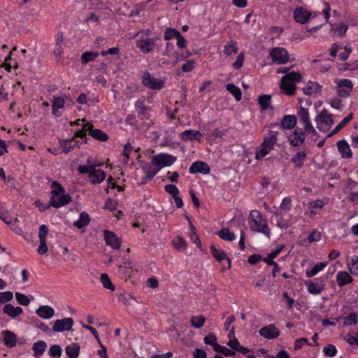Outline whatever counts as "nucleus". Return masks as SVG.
Here are the masks:
<instances>
[{"instance_id":"f257e3e1","label":"nucleus","mask_w":358,"mask_h":358,"mask_svg":"<svg viewBox=\"0 0 358 358\" xmlns=\"http://www.w3.org/2000/svg\"><path fill=\"white\" fill-rule=\"evenodd\" d=\"M52 190L49 206L56 208L67 205L71 201L69 194H65L64 188L57 181H53L51 185Z\"/></svg>"},{"instance_id":"f03ea898","label":"nucleus","mask_w":358,"mask_h":358,"mask_svg":"<svg viewBox=\"0 0 358 358\" xmlns=\"http://www.w3.org/2000/svg\"><path fill=\"white\" fill-rule=\"evenodd\" d=\"M249 218L250 228L252 231L263 234L267 238H270L271 229L268 227L266 220L262 217L259 210H252Z\"/></svg>"},{"instance_id":"7ed1b4c3","label":"nucleus","mask_w":358,"mask_h":358,"mask_svg":"<svg viewBox=\"0 0 358 358\" xmlns=\"http://www.w3.org/2000/svg\"><path fill=\"white\" fill-rule=\"evenodd\" d=\"M301 80V76L298 72H290L283 76L280 80V87L283 92L289 96H292L296 90V83Z\"/></svg>"},{"instance_id":"20e7f679","label":"nucleus","mask_w":358,"mask_h":358,"mask_svg":"<svg viewBox=\"0 0 358 358\" xmlns=\"http://www.w3.org/2000/svg\"><path fill=\"white\" fill-rule=\"evenodd\" d=\"M317 128L322 132L328 131L334 123L332 115L327 110H322L315 119Z\"/></svg>"},{"instance_id":"39448f33","label":"nucleus","mask_w":358,"mask_h":358,"mask_svg":"<svg viewBox=\"0 0 358 358\" xmlns=\"http://www.w3.org/2000/svg\"><path fill=\"white\" fill-rule=\"evenodd\" d=\"M297 115L303 125L305 132L315 136L317 131L310 122L308 109L300 106L297 110Z\"/></svg>"},{"instance_id":"423d86ee","label":"nucleus","mask_w":358,"mask_h":358,"mask_svg":"<svg viewBox=\"0 0 358 358\" xmlns=\"http://www.w3.org/2000/svg\"><path fill=\"white\" fill-rule=\"evenodd\" d=\"M142 83L152 90H160L164 87V81L152 77L148 71H145L142 76Z\"/></svg>"},{"instance_id":"0eeeda50","label":"nucleus","mask_w":358,"mask_h":358,"mask_svg":"<svg viewBox=\"0 0 358 358\" xmlns=\"http://www.w3.org/2000/svg\"><path fill=\"white\" fill-rule=\"evenodd\" d=\"M270 57L273 62L278 64H284L289 62L288 52L284 48H275L270 51Z\"/></svg>"},{"instance_id":"6e6552de","label":"nucleus","mask_w":358,"mask_h":358,"mask_svg":"<svg viewBox=\"0 0 358 358\" xmlns=\"http://www.w3.org/2000/svg\"><path fill=\"white\" fill-rule=\"evenodd\" d=\"M176 157L170 154L160 153L152 157V164L159 166L160 169L163 166H171L176 161Z\"/></svg>"},{"instance_id":"1a4fd4ad","label":"nucleus","mask_w":358,"mask_h":358,"mask_svg":"<svg viewBox=\"0 0 358 358\" xmlns=\"http://www.w3.org/2000/svg\"><path fill=\"white\" fill-rule=\"evenodd\" d=\"M337 94L342 98H347L350 96L353 88V84L350 79H342L336 81Z\"/></svg>"},{"instance_id":"9d476101","label":"nucleus","mask_w":358,"mask_h":358,"mask_svg":"<svg viewBox=\"0 0 358 358\" xmlns=\"http://www.w3.org/2000/svg\"><path fill=\"white\" fill-rule=\"evenodd\" d=\"M306 134L307 133L305 132V130L303 131L300 128L295 129L293 133L288 137V142L290 145L293 147L301 145L305 141Z\"/></svg>"},{"instance_id":"9b49d317","label":"nucleus","mask_w":358,"mask_h":358,"mask_svg":"<svg viewBox=\"0 0 358 358\" xmlns=\"http://www.w3.org/2000/svg\"><path fill=\"white\" fill-rule=\"evenodd\" d=\"M305 285L307 287L308 292L314 295L320 294L325 288L323 280L319 278L313 280H306Z\"/></svg>"},{"instance_id":"f8f14e48","label":"nucleus","mask_w":358,"mask_h":358,"mask_svg":"<svg viewBox=\"0 0 358 358\" xmlns=\"http://www.w3.org/2000/svg\"><path fill=\"white\" fill-rule=\"evenodd\" d=\"M73 325V320L71 317H66L57 320L54 322L52 329L55 332H62L70 330Z\"/></svg>"},{"instance_id":"ddd939ff","label":"nucleus","mask_w":358,"mask_h":358,"mask_svg":"<svg viewBox=\"0 0 358 358\" xmlns=\"http://www.w3.org/2000/svg\"><path fill=\"white\" fill-rule=\"evenodd\" d=\"M317 14L312 15L307 9L303 7L296 8L294 12V20L301 24H305L309 18L315 17Z\"/></svg>"},{"instance_id":"4468645a","label":"nucleus","mask_w":358,"mask_h":358,"mask_svg":"<svg viewBox=\"0 0 358 358\" xmlns=\"http://www.w3.org/2000/svg\"><path fill=\"white\" fill-rule=\"evenodd\" d=\"M259 334L266 339H273L279 336L280 331L273 324H271L261 328Z\"/></svg>"},{"instance_id":"2eb2a0df","label":"nucleus","mask_w":358,"mask_h":358,"mask_svg":"<svg viewBox=\"0 0 358 358\" xmlns=\"http://www.w3.org/2000/svg\"><path fill=\"white\" fill-rule=\"evenodd\" d=\"M106 243L113 249L118 250L120 247L121 241L115 233L105 230L103 231Z\"/></svg>"},{"instance_id":"dca6fc26","label":"nucleus","mask_w":358,"mask_h":358,"mask_svg":"<svg viewBox=\"0 0 358 358\" xmlns=\"http://www.w3.org/2000/svg\"><path fill=\"white\" fill-rule=\"evenodd\" d=\"M80 142L75 140L74 138L71 139H60L59 140V145L62 148V152L68 154L76 147H79Z\"/></svg>"},{"instance_id":"f3484780","label":"nucleus","mask_w":358,"mask_h":358,"mask_svg":"<svg viewBox=\"0 0 358 358\" xmlns=\"http://www.w3.org/2000/svg\"><path fill=\"white\" fill-rule=\"evenodd\" d=\"M190 173H200L202 174H208L210 171V166L204 162L196 161L192 164L189 169Z\"/></svg>"},{"instance_id":"a211bd4d","label":"nucleus","mask_w":358,"mask_h":358,"mask_svg":"<svg viewBox=\"0 0 358 358\" xmlns=\"http://www.w3.org/2000/svg\"><path fill=\"white\" fill-rule=\"evenodd\" d=\"M155 46L153 38L140 39L136 41V47L143 53L150 52Z\"/></svg>"},{"instance_id":"6ab92c4d","label":"nucleus","mask_w":358,"mask_h":358,"mask_svg":"<svg viewBox=\"0 0 358 358\" xmlns=\"http://www.w3.org/2000/svg\"><path fill=\"white\" fill-rule=\"evenodd\" d=\"M2 335L3 343L6 347L12 348L16 345L17 336L13 331L4 330L2 331Z\"/></svg>"},{"instance_id":"aec40b11","label":"nucleus","mask_w":358,"mask_h":358,"mask_svg":"<svg viewBox=\"0 0 358 358\" xmlns=\"http://www.w3.org/2000/svg\"><path fill=\"white\" fill-rule=\"evenodd\" d=\"M337 148L342 157L350 159L352 156L349 144L345 140H341L337 142Z\"/></svg>"},{"instance_id":"412c9836","label":"nucleus","mask_w":358,"mask_h":358,"mask_svg":"<svg viewBox=\"0 0 358 358\" xmlns=\"http://www.w3.org/2000/svg\"><path fill=\"white\" fill-rule=\"evenodd\" d=\"M202 134L198 130L187 129L180 134V138L182 141L196 140L201 141Z\"/></svg>"},{"instance_id":"4be33fe9","label":"nucleus","mask_w":358,"mask_h":358,"mask_svg":"<svg viewBox=\"0 0 358 358\" xmlns=\"http://www.w3.org/2000/svg\"><path fill=\"white\" fill-rule=\"evenodd\" d=\"M297 119L294 115H287L281 120L280 126L285 129H292L296 125Z\"/></svg>"},{"instance_id":"5701e85b","label":"nucleus","mask_w":358,"mask_h":358,"mask_svg":"<svg viewBox=\"0 0 358 358\" xmlns=\"http://www.w3.org/2000/svg\"><path fill=\"white\" fill-rule=\"evenodd\" d=\"M210 252L212 256L216 259L218 262H221L224 259L227 260V269L231 268V259L227 257L226 253L223 250H217L215 245L210 246Z\"/></svg>"},{"instance_id":"b1692460","label":"nucleus","mask_w":358,"mask_h":358,"mask_svg":"<svg viewBox=\"0 0 358 358\" xmlns=\"http://www.w3.org/2000/svg\"><path fill=\"white\" fill-rule=\"evenodd\" d=\"M36 314L41 318L48 320L55 315L54 309L49 306H41L36 310Z\"/></svg>"},{"instance_id":"393cba45","label":"nucleus","mask_w":358,"mask_h":358,"mask_svg":"<svg viewBox=\"0 0 358 358\" xmlns=\"http://www.w3.org/2000/svg\"><path fill=\"white\" fill-rule=\"evenodd\" d=\"M3 313L10 316L12 318H15L23 313V310L21 307H14L10 303L6 304L3 308Z\"/></svg>"},{"instance_id":"a878e982","label":"nucleus","mask_w":358,"mask_h":358,"mask_svg":"<svg viewBox=\"0 0 358 358\" xmlns=\"http://www.w3.org/2000/svg\"><path fill=\"white\" fill-rule=\"evenodd\" d=\"M87 125L89 126V134L92 136V137L100 141H106L108 139V135L104 131L98 129H94L92 124L90 125L87 124Z\"/></svg>"},{"instance_id":"bb28decb","label":"nucleus","mask_w":358,"mask_h":358,"mask_svg":"<svg viewBox=\"0 0 358 358\" xmlns=\"http://www.w3.org/2000/svg\"><path fill=\"white\" fill-rule=\"evenodd\" d=\"M353 278L346 271H340L336 275V282L340 287H343L345 285L352 282Z\"/></svg>"},{"instance_id":"cd10ccee","label":"nucleus","mask_w":358,"mask_h":358,"mask_svg":"<svg viewBox=\"0 0 358 358\" xmlns=\"http://www.w3.org/2000/svg\"><path fill=\"white\" fill-rule=\"evenodd\" d=\"M89 178L93 184H99L103 181L106 178V173L101 169H94L92 170Z\"/></svg>"},{"instance_id":"c85d7f7f","label":"nucleus","mask_w":358,"mask_h":358,"mask_svg":"<svg viewBox=\"0 0 358 358\" xmlns=\"http://www.w3.org/2000/svg\"><path fill=\"white\" fill-rule=\"evenodd\" d=\"M322 86L316 82L309 81L306 86L303 89V91L306 95H312L313 94H317L321 92Z\"/></svg>"},{"instance_id":"c756f323","label":"nucleus","mask_w":358,"mask_h":358,"mask_svg":"<svg viewBox=\"0 0 358 358\" xmlns=\"http://www.w3.org/2000/svg\"><path fill=\"white\" fill-rule=\"evenodd\" d=\"M273 215L278 218L277 226L280 228L287 229L290 225V220L292 215H289L287 219L282 217V213L280 211L273 212Z\"/></svg>"},{"instance_id":"7c9ffc66","label":"nucleus","mask_w":358,"mask_h":358,"mask_svg":"<svg viewBox=\"0 0 358 358\" xmlns=\"http://www.w3.org/2000/svg\"><path fill=\"white\" fill-rule=\"evenodd\" d=\"M277 131H270L268 136L264 138L262 146H266L271 150L277 141Z\"/></svg>"},{"instance_id":"2f4dec72","label":"nucleus","mask_w":358,"mask_h":358,"mask_svg":"<svg viewBox=\"0 0 358 358\" xmlns=\"http://www.w3.org/2000/svg\"><path fill=\"white\" fill-rule=\"evenodd\" d=\"M80 347L77 343H72L65 348V352L69 358H77L79 355Z\"/></svg>"},{"instance_id":"473e14b6","label":"nucleus","mask_w":358,"mask_h":358,"mask_svg":"<svg viewBox=\"0 0 358 358\" xmlns=\"http://www.w3.org/2000/svg\"><path fill=\"white\" fill-rule=\"evenodd\" d=\"M47 348V344L43 341H38L34 343L32 350L34 351V356L38 357L42 355Z\"/></svg>"},{"instance_id":"72a5a7b5","label":"nucleus","mask_w":358,"mask_h":358,"mask_svg":"<svg viewBox=\"0 0 358 358\" xmlns=\"http://www.w3.org/2000/svg\"><path fill=\"white\" fill-rule=\"evenodd\" d=\"M152 166L154 165L151 163L145 164L142 166V169L145 174V180H152L159 170V169H154Z\"/></svg>"},{"instance_id":"f704fd0d","label":"nucleus","mask_w":358,"mask_h":358,"mask_svg":"<svg viewBox=\"0 0 358 358\" xmlns=\"http://www.w3.org/2000/svg\"><path fill=\"white\" fill-rule=\"evenodd\" d=\"M353 117V114L350 113L346 116L327 136V138L331 137L336 134L341 129H342Z\"/></svg>"},{"instance_id":"c9c22d12","label":"nucleus","mask_w":358,"mask_h":358,"mask_svg":"<svg viewBox=\"0 0 358 358\" xmlns=\"http://www.w3.org/2000/svg\"><path fill=\"white\" fill-rule=\"evenodd\" d=\"M89 223H90L89 215L85 212H82L80 214L79 219L73 222V226H75L78 229H82L83 227L87 226Z\"/></svg>"},{"instance_id":"e433bc0d","label":"nucleus","mask_w":358,"mask_h":358,"mask_svg":"<svg viewBox=\"0 0 358 358\" xmlns=\"http://www.w3.org/2000/svg\"><path fill=\"white\" fill-rule=\"evenodd\" d=\"M327 264V262H319L316 264L310 270L306 271V275L309 278L315 276L319 271L324 268Z\"/></svg>"},{"instance_id":"4c0bfd02","label":"nucleus","mask_w":358,"mask_h":358,"mask_svg":"<svg viewBox=\"0 0 358 358\" xmlns=\"http://www.w3.org/2000/svg\"><path fill=\"white\" fill-rule=\"evenodd\" d=\"M64 99L62 97H53L52 101V114L55 116H58L56 112L58 109L63 108L64 107Z\"/></svg>"},{"instance_id":"58836bf2","label":"nucleus","mask_w":358,"mask_h":358,"mask_svg":"<svg viewBox=\"0 0 358 358\" xmlns=\"http://www.w3.org/2000/svg\"><path fill=\"white\" fill-rule=\"evenodd\" d=\"M216 234L222 239L232 241L235 240L236 236L234 233L229 231L227 228H222L221 230L217 231Z\"/></svg>"},{"instance_id":"ea45409f","label":"nucleus","mask_w":358,"mask_h":358,"mask_svg":"<svg viewBox=\"0 0 358 358\" xmlns=\"http://www.w3.org/2000/svg\"><path fill=\"white\" fill-rule=\"evenodd\" d=\"M226 89L229 91L235 98L236 101H241L242 99V92L240 88L236 87L232 83L227 84Z\"/></svg>"},{"instance_id":"a19ab883","label":"nucleus","mask_w":358,"mask_h":358,"mask_svg":"<svg viewBox=\"0 0 358 358\" xmlns=\"http://www.w3.org/2000/svg\"><path fill=\"white\" fill-rule=\"evenodd\" d=\"M99 56L98 52L87 51L83 53L81 56V62L83 64H87L90 62L95 60Z\"/></svg>"},{"instance_id":"79ce46f5","label":"nucleus","mask_w":358,"mask_h":358,"mask_svg":"<svg viewBox=\"0 0 358 358\" xmlns=\"http://www.w3.org/2000/svg\"><path fill=\"white\" fill-rule=\"evenodd\" d=\"M206 322V318L202 315L192 316L190 319L191 325L196 329L201 328Z\"/></svg>"},{"instance_id":"37998d69","label":"nucleus","mask_w":358,"mask_h":358,"mask_svg":"<svg viewBox=\"0 0 358 358\" xmlns=\"http://www.w3.org/2000/svg\"><path fill=\"white\" fill-rule=\"evenodd\" d=\"M348 266L352 275H358V256H352Z\"/></svg>"},{"instance_id":"c03bdc74","label":"nucleus","mask_w":358,"mask_h":358,"mask_svg":"<svg viewBox=\"0 0 358 358\" xmlns=\"http://www.w3.org/2000/svg\"><path fill=\"white\" fill-rule=\"evenodd\" d=\"M100 280L103 285V287L106 289H110L111 291L115 290V286L112 283L109 276L106 273H102L100 277Z\"/></svg>"},{"instance_id":"a18cd8bd","label":"nucleus","mask_w":358,"mask_h":358,"mask_svg":"<svg viewBox=\"0 0 358 358\" xmlns=\"http://www.w3.org/2000/svg\"><path fill=\"white\" fill-rule=\"evenodd\" d=\"M343 325L352 326L357 323V315L355 313H350L349 315L342 317Z\"/></svg>"},{"instance_id":"49530a36","label":"nucleus","mask_w":358,"mask_h":358,"mask_svg":"<svg viewBox=\"0 0 358 358\" xmlns=\"http://www.w3.org/2000/svg\"><path fill=\"white\" fill-rule=\"evenodd\" d=\"M271 99V95L268 94H264L259 97L258 103L260 105L262 110H266L269 107Z\"/></svg>"},{"instance_id":"de8ad7c7","label":"nucleus","mask_w":358,"mask_h":358,"mask_svg":"<svg viewBox=\"0 0 358 358\" xmlns=\"http://www.w3.org/2000/svg\"><path fill=\"white\" fill-rule=\"evenodd\" d=\"M238 51L236 47V42L230 41L229 43L224 45V52L227 55H231L232 54H236Z\"/></svg>"},{"instance_id":"09e8293b","label":"nucleus","mask_w":358,"mask_h":358,"mask_svg":"<svg viewBox=\"0 0 358 358\" xmlns=\"http://www.w3.org/2000/svg\"><path fill=\"white\" fill-rule=\"evenodd\" d=\"M180 36V32L173 28H166L164 31V38L166 41L171 40L173 38H177Z\"/></svg>"},{"instance_id":"8fccbe9b","label":"nucleus","mask_w":358,"mask_h":358,"mask_svg":"<svg viewBox=\"0 0 358 358\" xmlns=\"http://www.w3.org/2000/svg\"><path fill=\"white\" fill-rule=\"evenodd\" d=\"M306 157V153L305 152H298L292 159V162L296 163L297 167H301Z\"/></svg>"},{"instance_id":"3c124183","label":"nucleus","mask_w":358,"mask_h":358,"mask_svg":"<svg viewBox=\"0 0 358 358\" xmlns=\"http://www.w3.org/2000/svg\"><path fill=\"white\" fill-rule=\"evenodd\" d=\"M62 349L58 345H53L50 348L49 355L52 358H59L62 355Z\"/></svg>"},{"instance_id":"603ef678","label":"nucleus","mask_w":358,"mask_h":358,"mask_svg":"<svg viewBox=\"0 0 358 358\" xmlns=\"http://www.w3.org/2000/svg\"><path fill=\"white\" fill-rule=\"evenodd\" d=\"M15 299L17 303L22 306H28L30 303V300L27 296L20 292H15Z\"/></svg>"},{"instance_id":"864d4df0","label":"nucleus","mask_w":358,"mask_h":358,"mask_svg":"<svg viewBox=\"0 0 358 358\" xmlns=\"http://www.w3.org/2000/svg\"><path fill=\"white\" fill-rule=\"evenodd\" d=\"M323 352L326 356L332 357L336 355L337 350L335 345L332 344H328L324 347Z\"/></svg>"},{"instance_id":"5fc2aeb1","label":"nucleus","mask_w":358,"mask_h":358,"mask_svg":"<svg viewBox=\"0 0 358 358\" xmlns=\"http://www.w3.org/2000/svg\"><path fill=\"white\" fill-rule=\"evenodd\" d=\"M291 208H292L291 199L289 197L284 198L280 203V210L289 211Z\"/></svg>"},{"instance_id":"6e6d98bb","label":"nucleus","mask_w":358,"mask_h":358,"mask_svg":"<svg viewBox=\"0 0 358 358\" xmlns=\"http://www.w3.org/2000/svg\"><path fill=\"white\" fill-rule=\"evenodd\" d=\"M13 298V292L10 291H6L4 292H0V303H6L11 301Z\"/></svg>"},{"instance_id":"4d7b16f0","label":"nucleus","mask_w":358,"mask_h":358,"mask_svg":"<svg viewBox=\"0 0 358 358\" xmlns=\"http://www.w3.org/2000/svg\"><path fill=\"white\" fill-rule=\"evenodd\" d=\"M164 189L168 194H171L172 197L179 194V189L175 185H166L164 187Z\"/></svg>"},{"instance_id":"13d9d810","label":"nucleus","mask_w":358,"mask_h":358,"mask_svg":"<svg viewBox=\"0 0 358 358\" xmlns=\"http://www.w3.org/2000/svg\"><path fill=\"white\" fill-rule=\"evenodd\" d=\"M48 233V227L45 224H42L40 226L38 229V236L39 238V241H46V236Z\"/></svg>"},{"instance_id":"bf43d9fd","label":"nucleus","mask_w":358,"mask_h":358,"mask_svg":"<svg viewBox=\"0 0 358 358\" xmlns=\"http://www.w3.org/2000/svg\"><path fill=\"white\" fill-rule=\"evenodd\" d=\"M271 151L270 148H266V146H262L261 149L257 151L255 154V158L257 159H260L264 157L268 152Z\"/></svg>"},{"instance_id":"052dcab7","label":"nucleus","mask_w":358,"mask_h":358,"mask_svg":"<svg viewBox=\"0 0 358 358\" xmlns=\"http://www.w3.org/2000/svg\"><path fill=\"white\" fill-rule=\"evenodd\" d=\"M173 245L178 250H185L186 247V242L181 237H178L176 239H175L173 241Z\"/></svg>"},{"instance_id":"680f3d73","label":"nucleus","mask_w":358,"mask_h":358,"mask_svg":"<svg viewBox=\"0 0 358 358\" xmlns=\"http://www.w3.org/2000/svg\"><path fill=\"white\" fill-rule=\"evenodd\" d=\"M305 344L310 345V344L308 343L307 338H301L296 339L294 341V350H298L301 349L303 347V345Z\"/></svg>"},{"instance_id":"e2e57ef3","label":"nucleus","mask_w":358,"mask_h":358,"mask_svg":"<svg viewBox=\"0 0 358 358\" xmlns=\"http://www.w3.org/2000/svg\"><path fill=\"white\" fill-rule=\"evenodd\" d=\"M117 205V202L113 199H108L105 203L104 208L110 211L114 210Z\"/></svg>"},{"instance_id":"0e129e2a","label":"nucleus","mask_w":358,"mask_h":358,"mask_svg":"<svg viewBox=\"0 0 358 358\" xmlns=\"http://www.w3.org/2000/svg\"><path fill=\"white\" fill-rule=\"evenodd\" d=\"M190 228H191V230H192V234L190 236V238L192 239V241L197 245L198 247H201V242L199 239V237L198 236L196 235V232H195V230H196V228L193 226V224L192 223H190Z\"/></svg>"},{"instance_id":"69168bd1","label":"nucleus","mask_w":358,"mask_h":358,"mask_svg":"<svg viewBox=\"0 0 358 358\" xmlns=\"http://www.w3.org/2000/svg\"><path fill=\"white\" fill-rule=\"evenodd\" d=\"M204 343L207 345H210L213 346L217 342V338L215 335L213 333H209L203 339Z\"/></svg>"},{"instance_id":"338daca9","label":"nucleus","mask_w":358,"mask_h":358,"mask_svg":"<svg viewBox=\"0 0 358 358\" xmlns=\"http://www.w3.org/2000/svg\"><path fill=\"white\" fill-rule=\"evenodd\" d=\"M348 25L345 23H341L335 29V32H337L338 34L341 36H343L345 34L348 30Z\"/></svg>"},{"instance_id":"774afa93","label":"nucleus","mask_w":358,"mask_h":358,"mask_svg":"<svg viewBox=\"0 0 358 358\" xmlns=\"http://www.w3.org/2000/svg\"><path fill=\"white\" fill-rule=\"evenodd\" d=\"M193 355H194V358H206L207 357V354L206 352L201 350V349H199V348H196L194 353H193Z\"/></svg>"}]
</instances>
